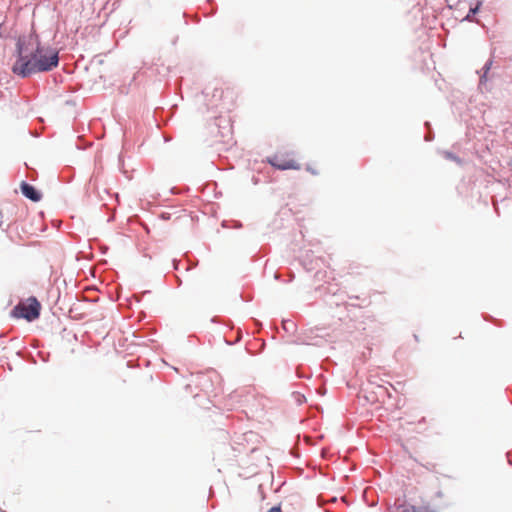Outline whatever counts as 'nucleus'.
<instances>
[{"instance_id":"obj_1","label":"nucleus","mask_w":512,"mask_h":512,"mask_svg":"<svg viewBox=\"0 0 512 512\" xmlns=\"http://www.w3.org/2000/svg\"><path fill=\"white\" fill-rule=\"evenodd\" d=\"M16 49L18 57L12 66V72L22 78L51 71L58 66V52L49 46L42 45L35 32L20 36Z\"/></svg>"},{"instance_id":"obj_2","label":"nucleus","mask_w":512,"mask_h":512,"mask_svg":"<svg viewBox=\"0 0 512 512\" xmlns=\"http://www.w3.org/2000/svg\"><path fill=\"white\" fill-rule=\"evenodd\" d=\"M267 162L279 170H298L300 165L293 157V153L288 150H279L271 157L267 158Z\"/></svg>"},{"instance_id":"obj_3","label":"nucleus","mask_w":512,"mask_h":512,"mask_svg":"<svg viewBox=\"0 0 512 512\" xmlns=\"http://www.w3.org/2000/svg\"><path fill=\"white\" fill-rule=\"evenodd\" d=\"M41 305L36 298H29L26 303H19L12 311L15 318H24L33 321L39 317Z\"/></svg>"},{"instance_id":"obj_4","label":"nucleus","mask_w":512,"mask_h":512,"mask_svg":"<svg viewBox=\"0 0 512 512\" xmlns=\"http://www.w3.org/2000/svg\"><path fill=\"white\" fill-rule=\"evenodd\" d=\"M17 208L14 205H9L3 208L0 212L2 220L0 221V226L6 225L10 226L16 220Z\"/></svg>"},{"instance_id":"obj_5","label":"nucleus","mask_w":512,"mask_h":512,"mask_svg":"<svg viewBox=\"0 0 512 512\" xmlns=\"http://www.w3.org/2000/svg\"><path fill=\"white\" fill-rule=\"evenodd\" d=\"M20 188L22 194L31 201L38 202L42 199V193L38 191L34 186L26 182H22Z\"/></svg>"},{"instance_id":"obj_6","label":"nucleus","mask_w":512,"mask_h":512,"mask_svg":"<svg viewBox=\"0 0 512 512\" xmlns=\"http://www.w3.org/2000/svg\"><path fill=\"white\" fill-rule=\"evenodd\" d=\"M318 332H319V329L317 327L304 330L302 333L301 342L303 344H307V345H316L317 339L319 337Z\"/></svg>"},{"instance_id":"obj_7","label":"nucleus","mask_w":512,"mask_h":512,"mask_svg":"<svg viewBox=\"0 0 512 512\" xmlns=\"http://www.w3.org/2000/svg\"><path fill=\"white\" fill-rule=\"evenodd\" d=\"M445 155H446L447 158H449L451 160H454V161H457L458 163H460V160L456 156L452 155L451 153L447 152V153H445Z\"/></svg>"},{"instance_id":"obj_8","label":"nucleus","mask_w":512,"mask_h":512,"mask_svg":"<svg viewBox=\"0 0 512 512\" xmlns=\"http://www.w3.org/2000/svg\"><path fill=\"white\" fill-rule=\"evenodd\" d=\"M478 6H476L475 8H471L470 11H469V14L466 16V19H470V14H475L477 11H478Z\"/></svg>"},{"instance_id":"obj_9","label":"nucleus","mask_w":512,"mask_h":512,"mask_svg":"<svg viewBox=\"0 0 512 512\" xmlns=\"http://www.w3.org/2000/svg\"><path fill=\"white\" fill-rule=\"evenodd\" d=\"M268 512H281V509L280 507H272L271 509L268 510Z\"/></svg>"},{"instance_id":"obj_10","label":"nucleus","mask_w":512,"mask_h":512,"mask_svg":"<svg viewBox=\"0 0 512 512\" xmlns=\"http://www.w3.org/2000/svg\"><path fill=\"white\" fill-rule=\"evenodd\" d=\"M321 455H322V458L325 456V451H324V449H322Z\"/></svg>"},{"instance_id":"obj_11","label":"nucleus","mask_w":512,"mask_h":512,"mask_svg":"<svg viewBox=\"0 0 512 512\" xmlns=\"http://www.w3.org/2000/svg\"><path fill=\"white\" fill-rule=\"evenodd\" d=\"M325 512H330V511L326 509Z\"/></svg>"}]
</instances>
